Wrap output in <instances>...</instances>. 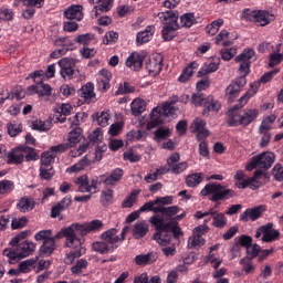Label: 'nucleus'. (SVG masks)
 Wrapping results in <instances>:
<instances>
[{"label":"nucleus","instance_id":"41","mask_svg":"<svg viewBox=\"0 0 283 283\" xmlns=\"http://www.w3.org/2000/svg\"><path fill=\"white\" fill-rule=\"evenodd\" d=\"M253 56H255V51H253L252 49H245L240 55H238L235 57V62L240 63H249V61H251V59H253Z\"/></svg>","mask_w":283,"mask_h":283},{"label":"nucleus","instance_id":"10","mask_svg":"<svg viewBox=\"0 0 283 283\" xmlns=\"http://www.w3.org/2000/svg\"><path fill=\"white\" fill-rule=\"evenodd\" d=\"M59 66L62 78L72 81V78H76L80 74L78 70H74V67H76V60L72 57H64L60 60Z\"/></svg>","mask_w":283,"mask_h":283},{"label":"nucleus","instance_id":"4","mask_svg":"<svg viewBox=\"0 0 283 283\" xmlns=\"http://www.w3.org/2000/svg\"><path fill=\"white\" fill-rule=\"evenodd\" d=\"M201 196H211L210 200L212 202H218L219 200H227L235 196V191L224 188V186L218 182H211L205 186L201 190Z\"/></svg>","mask_w":283,"mask_h":283},{"label":"nucleus","instance_id":"6","mask_svg":"<svg viewBox=\"0 0 283 283\" xmlns=\"http://www.w3.org/2000/svg\"><path fill=\"white\" fill-rule=\"evenodd\" d=\"M36 249V245L32 241H23L18 244L15 248H7L3 250V255L9 259V262L12 260H21L32 255Z\"/></svg>","mask_w":283,"mask_h":283},{"label":"nucleus","instance_id":"42","mask_svg":"<svg viewBox=\"0 0 283 283\" xmlns=\"http://www.w3.org/2000/svg\"><path fill=\"white\" fill-rule=\"evenodd\" d=\"M34 268H36V260L34 259L22 261L19 264V269L21 273H30V271H32V269Z\"/></svg>","mask_w":283,"mask_h":283},{"label":"nucleus","instance_id":"36","mask_svg":"<svg viewBox=\"0 0 283 283\" xmlns=\"http://www.w3.org/2000/svg\"><path fill=\"white\" fill-rule=\"evenodd\" d=\"M23 147H21L19 150H13L8 154L9 163H13L14 165H20V163H23Z\"/></svg>","mask_w":283,"mask_h":283},{"label":"nucleus","instance_id":"14","mask_svg":"<svg viewBox=\"0 0 283 283\" xmlns=\"http://www.w3.org/2000/svg\"><path fill=\"white\" fill-rule=\"evenodd\" d=\"M101 240H104V242H107L111 249L114 251V249H118V244L123 243V238L118 235V231L116 228H112L101 234Z\"/></svg>","mask_w":283,"mask_h":283},{"label":"nucleus","instance_id":"9","mask_svg":"<svg viewBox=\"0 0 283 283\" xmlns=\"http://www.w3.org/2000/svg\"><path fill=\"white\" fill-rule=\"evenodd\" d=\"M243 17L247 19V21H252V23H256L258 25H261V28L269 25L271 21L275 20V15L262 10L252 11L251 9H247L243 12Z\"/></svg>","mask_w":283,"mask_h":283},{"label":"nucleus","instance_id":"54","mask_svg":"<svg viewBox=\"0 0 283 283\" xmlns=\"http://www.w3.org/2000/svg\"><path fill=\"white\" fill-rule=\"evenodd\" d=\"M33 260H35V268L34 271L35 273H41V271H45V269H48L50 266V261H45V260H40L39 258H33Z\"/></svg>","mask_w":283,"mask_h":283},{"label":"nucleus","instance_id":"1","mask_svg":"<svg viewBox=\"0 0 283 283\" xmlns=\"http://www.w3.org/2000/svg\"><path fill=\"white\" fill-rule=\"evenodd\" d=\"M178 96L171 97L170 101L166 102L163 107L157 106L150 113V120L146 125V129L151 130L165 123L167 116H176L178 114Z\"/></svg>","mask_w":283,"mask_h":283},{"label":"nucleus","instance_id":"32","mask_svg":"<svg viewBox=\"0 0 283 283\" xmlns=\"http://www.w3.org/2000/svg\"><path fill=\"white\" fill-rule=\"evenodd\" d=\"M92 249L93 251H95L96 253H101L102 255H105V253H112V251H114L113 249H111L105 240L95 241L92 244Z\"/></svg>","mask_w":283,"mask_h":283},{"label":"nucleus","instance_id":"39","mask_svg":"<svg viewBox=\"0 0 283 283\" xmlns=\"http://www.w3.org/2000/svg\"><path fill=\"white\" fill-rule=\"evenodd\" d=\"M56 158V154L52 151H45L41 157V166L42 167H52L54 165V160Z\"/></svg>","mask_w":283,"mask_h":283},{"label":"nucleus","instance_id":"20","mask_svg":"<svg viewBox=\"0 0 283 283\" xmlns=\"http://www.w3.org/2000/svg\"><path fill=\"white\" fill-rule=\"evenodd\" d=\"M143 61H145V56L135 52L127 57L126 66L134 72H138L143 67Z\"/></svg>","mask_w":283,"mask_h":283},{"label":"nucleus","instance_id":"45","mask_svg":"<svg viewBox=\"0 0 283 283\" xmlns=\"http://www.w3.org/2000/svg\"><path fill=\"white\" fill-rule=\"evenodd\" d=\"M54 176V168L52 166H41L40 167V177L43 180H52Z\"/></svg>","mask_w":283,"mask_h":283},{"label":"nucleus","instance_id":"30","mask_svg":"<svg viewBox=\"0 0 283 283\" xmlns=\"http://www.w3.org/2000/svg\"><path fill=\"white\" fill-rule=\"evenodd\" d=\"M130 109L134 116H140V114L147 109V103L145 99L137 98L132 102Z\"/></svg>","mask_w":283,"mask_h":283},{"label":"nucleus","instance_id":"12","mask_svg":"<svg viewBox=\"0 0 283 283\" xmlns=\"http://www.w3.org/2000/svg\"><path fill=\"white\" fill-rule=\"evenodd\" d=\"M263 235V237H262ZM254 238H262V242H275L280 238V231L273 229V223L269 222L256 229Z\"/></svg>","mask_w":283,"mask_h":283},{"label":"nucleus","instance_id":"37","mask_svg":"<svg viewBox=\"0 0 283 283\" xmlns=\"http://www.w3.org/2000/svg\"><path fill=\"white\" fill-rule=\"evenodd\" d=\"M7 129H8L9 136L14 138V136H19V134H21L23 132V126L21 125V123L10 122L7 125Z\"/></svg>","mask_w":283,"mask_h":283},{"label":"nucleus","instance_id":"16","mask_svg":"<svg viewBox=\"0 0 283 283\" xmlns=\"http://www.w3.org/2000/svg\"><path fill=\"white\" fill-rule=\"evenodd\" d=\"M190 129L192 130V133L197 134L198 140H203V138H207L209 136V130L207 129V122L199 117H197L192 122Z\"/></svg>","mask_w":283,"mask_h":283},{"label":"nucleus","instance_id":"61","mask_svg":"<svg viewBox=\"0 0 283 283\" xmlns=\"http://www.w3.org/2000/svg\"><path fill=\"white\" fill-rule=\"evenodd\" d=\"M28 224V218L22 217L19 219H12L11 221V228L12 229H23V227H25Z\"/></svg>","mask_w":283,"mask_h":283},{"label":"nucleus","instance_id":"44","mask_svg":"<svg viewBox=\"0 0 283 283\" xmlns=\"http://www.w3.org/2000/svg\"><path fill=\"white\" fill-rule=\"evenodd\" d=\"M176 30H178V27L165 25L161 31L164 41H171L176 36Z\"/></svg>","mask_w":283,"mask_h":283},{"label":"nucleus","instance_id":"28","mask_svg":"<svg viewBox=\"0 0 283 283\" xmlns=\"http://www.w3.org/2000/svg\"><path fill=\"white\" fill-rule=\"evenodd\" d=\"M19 211L22 213H28V211H32L34 209V199L33 198H28V197H22L18 205H17Z\"/></svg>","mask_w":283,"mask_h":283},{"label":"nucleus","instance_id":"49","mask_svg":"<svg viewBox=\"0 0 283 283\" xmlns=\"http://www.w3.org/2000/svg\"><path fill=\"white\" fill-rule=\"evenodd\" d=\"M220 54L223 61H231L235 56V54H238V49L235 48L222 49L220 51Z\"/></svg>","mask_w":283,"mask_h":283},{"label":"nucleus","instance_id":"17","mask_svg":"<svg viewBox=\"0 0 283 283\" xmlns=\"http://www.w3.org/2000/svg\"><path fill=\"white\" fill-rule=\"evenodd\" d=\"M178 17H179L178 11L170 10V11L158 13L159 21H161L164 25H168L170 28H180V25L178 24Z\"/></svg>","mask_w":283,"mask_h":283},{"label":"nucleus","instance_id":"62","mask_svg":"<svg viewBox=\"0 0 283 283\" xmlns=\"http://www.w3.org/2000/svg\"><path fill=\"white\" fill-rule=\"evenodd\" d=\"M180 211V208L178 206H170V207H164L163 214L167 218H172V216H176Z\"/></svg>","mask_w":283,"mask_h":283},{"label":"nucleus","instance_id":"2","mask_svg":"<svg viewBox=\"0 0 283 283\" xmlns=\"http://www.w3.org/2000/svg\"><path fill=\"white\" fill-rule=\"evenodd\" d=\"M150 224L156 227V233L154 234V240L158 242L161 247H167L171 242V232L176 223L167 222L160 216L156 214L149 219Z\"/></svg>","mask_w":283,"mask_h":283},{"label":"nucleus","instance_id":"50","mask_svg":"<svg viewBox=\"0 0 283 283\" xmlns=\"http://www.w3.org/2000/svg\"><path fill=\"white\" fill-rule=\"evenodd\" d=\"M191 103L196 107H199L201 105H207V98L205 95H202V93H193L191 96Z\"/></svg>","mask_w":283,"mask_h":283},{"label":"nucleus","instance_id":"57","mask_svg":"<svg viewBox=\"0 0 283 283\" xmlns=\"http://www.w3.org/2000/svg\"><path fill=\"white\" fill-rule=\"evenodd\" d=\"M51 238H52V230H42L34 235V240H36V242H41V240L45 242V240H50Z\"/></svg>","mask_w":283,"mask_h":283},{"label":"nucleus","instance_id":"25","mask_svg":"<svg viewBox=\"0 0 283 283\" xmlns=\"http://www.w3.org/2000/svg\"><path fill=\"white\" fill-rule=\"evenodd\" d=\"M114 6V0H102L99 6H95L92 10L93 15L96 18L101 17L103 12H109Z\"/></svg>","mask_w":283,"mask_h":283},{"label":"nucleus","instance_id":"53","mask_svg":"<svg viewBox=\"0 0 283 283\" xmlns=\"http://www.w3.org/2000/svg\"><path fill=\"white\" fill-rule=\"evenodd\" d=\"M114 200V190L107 189L102 191L101 201L103 205H111V202Z\"/></svg>","mask_w":283,"mask_h":283},{"label":"nucleus","instance_id":"5","mask_svg":"<svg viewBox=\"0 0 283 283\" xmlns=\"http://www.w3.org/2000/svg\"><path fill=\"white\" fill-rule=\"evenodd\" d=\"M263 176L266 178V174L262 172V170H256L253 177H248L243 170H238L233 177L234 187H237V189H247V187L258 189L260 187L258 180H262Z\"/></svg>","mask_w":283,"mask_h":283},{"label":"nucleus","instance_id":"19","mask_svg":"<svg viewBox=\"0 0 283 283\" xmlns=\"http://www.w3.org/2000/svg\"><path fill=\"white\" fill-rule=\"evenodd\" d=\"M64 17L70 21H83V6L73 4L64 11Z\"/></svg>","mask_w":283,"mask_h":283},{"label":"nucleus","instance_id":"35","mask_svg":"<svg viewBox=\"0 0 283 283\" xmlns=\"http://www.w3.org/2000/svg\"><path fill=\"white\" fill-rule=\"evenodd\" d=\"M213 219V227H217V229H224L227 227V217L222 212H216L211 216Z\"/></svg>","mask_w":283,"mask_h":283},{"label":"nucleus","instance_id":"34","mask_svg":"<svg viewBox=\"0 0 283 283\" xmlns=\"http://www.w3.org/2000/svg\"><path fill=\"white\" fill-rule=\"evenodd\" d=\"M205 178V174L202 172H195L186 178V184L188 187H198L202 179Z\"/></svg>","mask_w":283,"mask_h":283},{"label":"nucleus","instance_id":"26","mask_svg":"<svg viewBox=\"0 0 283 283\" xmlns=\"http://www.w3.org/2000/svg\"><path fill=\"white\" fill-rule=\"evenodd\" d=\"M82 138H83V129L81 127H75L67 135L69 145L71 147H75L76 145H78V143H81Z\"/></svg>","mask_w":283,"mask_h":283},{"label":"nucleus","instance_id":"43","mask_svg":"<svg viewBox=\"0 0 283 283\" xmlns=\"http://www.w3.org/2000/svg\"><path fill=\"white\" fill-rule=\"evenodd\" d=\"M182 28H191L196 23V15L193 13H186L180 17Z\"/></svg>","mask_w":283,"mask_h":283},{"label":"nucleus","instance_id":"55","mask_svg":"<svg viewBox=\"0 0 283 283\" xmlns=\"http://www.w3.org/2000/svg\"><path fill=\"white\" fill-rule=\"evenodd\" d=\"M38 94L40 96H52V86L49 84H38Z\"/></svg>","mask_w":283,"mask_h":283},{"label":"nucleus","instance_id":"7","mask_svg":"<svg viewBox=\"0 0 283 283\" xmlns=\"http://www.w3.org/2000/svg\"><path fill=\"white\" fill-rule=\"evenodd\" d=\"M273 163H275V154L271 151L261 153L251 158L250 164L247 165V171H253L254 169H259V171H266V169H271L273 167Z\"/></svg>","mask_w":283,"mask_h":283},{"label":"nucleus","instance_id":"58","mask_svg":"<svg viewBox=\"0 0 283 283\" xmlns=\"http://www.w3.org/2000/svg\"><path fill=\"white\" fill-rule=\"evenodd\" d=\"M220 107H222L220 102H218L216 99H211L210 102L207 101L205 112H219Z\"/></svg>","mask_w":283,"mask_h":283},{"label":"nucleus","instance_id":"33","mask_svg":"<svg viewBox=\"0 0 283 283\" xmlns=\"http://www.w3.org/2000/svg\"><path fill=\"white\" fill-rule=\"evenodd\" d=\"M70 205H72V200L64 198L61 202H59L56 206L52 208V212H51L52 218L59 217L61 211H65V209H67Z\"/></svg>","mask_w":283,"mask_h":283},{"label":"nucleus","instance_id":"52","mask_svg":"<svg viewBox=\"0 0 283 283\" xmlns=\"http://www.w3.org/2000/svg\"><path fill=\"white\" fill-rule=\"evenodd\" d=\"M14 190V182L10 180L0 181V193H10Z\"/></svg>","mask_w":283,"mask_h":283},{"label":"nucleus","instance_id":"38","mask_svg":"<svg viewBox=\"0 0 283 283\" xmlns=\"http://www.w3.org/2000/svg\"><path fill=\"white\" fill-rule=\"evenodd\" d=\"M205 244V238L193 234L188 239V249H200Z\"/></svg>","mask_w":283,"mask_h":283},{"label":"nucleus","instance_id":"21","mask_svg":"<svg viewBox=\"0 0 283 283\" xmlns=\"http://www.w3.org/2000/svg\"><path fill=\"white\" fill-rule=\"evenodd\" d=\"M148 232H149V224L147 223V221L142 220V221H137L134 224L133 235L135 240H140V238H145V235H147Z\"/></svg>","mask_w":283,"mask_h":283},{"label":"nucleus","instance_id":"31","mask_svg":"<svg viewBox=\"0 0 283 283\" xmlns=\"http://www.w3.org/2000/svg\"><path fill=\"white\" fill-rule=\"evenodd\" d=\"M41 253L44 255H52L54 251H56V241L52 239V237L45 241H43V244L40 248Z\"/></svg>","mask_w":283,"mask_h":283},{"label":"nucleus","instance_id":"56","mask_svg":"<svg viewBox=\"0 0 283 283\" xmlns=\"http://www.w3.org/2000/svg\"><path fill=\"white\" fill-rule=\"evenodd\" d=\"M271 275H273V269H271V265H265L259 275V280H261V283H266L269 282L268 280L271 277Z\"/></svg>","mask_w":283,"mask_h":283},{"label":"nucleus","instance_id":"64","mask_svg":"<svg viewBox=\"0 0 283 283\" xmlns=\"http://www.w3.org/2000/svg\"><path fill=\"white\" fill-rule=\"evenodd\" d=\"M240 264L243 268L245 273H251L253 270V263L251 262V258H243L240 260Z\"/></svg>","mask_w":283,"mask_h":283},{"label":"nucleus","instance_id":"48","mask_svg":"<svg viewBox=\"0 0 283 283\" xmlns=\"http://www.w3.org/2000/svg\"><path fill=\"white\" fill-rule=\"evenodd\" d=\"M87 182H88L87 176H85V175L77 177L75 179V185H77L78 191L81 193H87Z\"/></svg>","mask_w":283,"mask_h":283},{"label":"nucleus","instance_id":"40","mask_svg":"<svg viewBox=\"0 0 283 283\" xmlns=\"http://www.w3.org/2000/svg\"><path fill=\"white\" fill-rule=\"evenodd\" d=\"M88 262H87V260H85V259H80L76 263H75V265H73L72 268H71V273H73L74 275H81V273L83 272V271H85V269H87V266H88Z\"/></svg>","mask_w":283,"mask_h":283},{"label":"nucleus","instance_id":"27","mask_svg":"<svg viewBox=\"0 0 283 283\" xmlns=\"http://www.w3.org/2000/svg\"><path fill=\"white\" fill-rule=\"evenodd\" d=\"M72 109H74V107H72V105L70 104H61L60 107H57L56 109V118L60 123H65L67 116H70V114H72Z\"/></svg>","mask_w":283,"mask_h":283},{"label":"nucleus","instance_id":"51","mask_svg":"<svg viewBox=\"0 0 283 283\" xmlns=\"http://www.w3.org/2000/svg\"><path fill=\"white\" fill-rule=\"evenodd\" d=\"M23 155L27 163H30V160H38L39 158V154H36V151L30 147H23Z\"/></svg>","mask_w":283,"mask_h":283},{"label":"nucleus","instance_id":"47","mask_svg":"<svg viewBox=\"0 0 283 283\" xmlns=\"http://www.w3.org/2000/svg\"><path fill=\"white\" fill-rule=\"evenodd\" d=\"M12 19H14V11H12V9L1 7L0 21H12Z\"/></svg>","mask_w":283,"mask_h":283},{"label":"nucleus","instance_id":"63","mask_svg":"<svg viewBox=\"0 0 283 283\" xmlns=\"http://www.w3.org/2000/svg\"><path fill=\"white\" fill-rule=\"evenodd\" d=\"M272 176H274V179L279 182H282L283 180V167L282 165H275L272 169Z\"/></svg>","mask_w":283,"mask_h":283},{"label":"nucleus","instance_id":"23","mask_svg":"<svg viewBox=\"0 0 283 283\" xmlns=\"http://www.w3.org/2000/svg\"><path fill=\"white\" fill-rule=\"evenodd\" d=\"M78 96L85 101V103H92L94 98H96V94L94 93V84L87 83L82 86L78 91Z\"/></svg>","mask_w":283,"mask_h":283},{"label":"nucleus","instance_id":"59","mask_svg":"<svg viewBox=\"0 0 283 283\" xmlns=\"http://www.w3.org/2000/svg\"><path fill=\"white\" fill-rule=\"evenodd\" d=\"M238 94H240V91L233 84H230L226 88V96L228 101H233V98H235Z\"/></svg>","mask_w":283,"mask_h":283},{"label":"nucleus","instance_id":"18","mask_svg":"<svg viewBox=\"0 0 283 283\" xmlns=\"http://www.w3.org/2000/svg\"><path fill=\"white\" fill-rule=\"evenodd\" d=\"M264 211H266L264 206H258L255 208L247 209L240 218L243 222H249V220L255 221L264 213Z\"/></svg>","mask_w":283,"mask_h":283},{"label":"nucleus","instance_id":"8","mask_svg":"<svg viewBox=\"0 0 283 283\" xmlns=\"http://www.w3.org/2000/svg\"><path fill=\"white\" fill-rule=\"evenodd\" d=\"M61 238H66V247H69V249H78V247H81V239L76 231V223L62 229L55 235L51 237V239H54V242H56V240H61Z\"/></svg>","mask_w":283,"mask_h":283},{"label":"nucleus","instance_id":"60","mask_svg":"<svg viewBox=\"0 0 283 283\" xmlns=\"http://www.w3.org/2000/svg\"><path fill=\"white\" fill-rule=\"evenodd\" d=\"M97 125L101 127H107L109 125V113L102 112L97 115Z\"/></svg>","mask_w":283,"mask_h":283},{"label":"nucleus","instance_id":"15","mask_svg":"<svg viewBox=\"0 0 283 283\" xmlns=\"http://www.w3.org/2000/svg\"><path fill=\"white\" fill-rule=\"evenodd\" d=\"M146 70L150 76H158L163 70V55L156 54L146 62Z\"/></svg>","mask_w":283,"mask_h":283},{"label":"nucleus","instance_id":"11","mask_svg":"<svg viewBox=\"0 0 283 283\" xmlns=\"http://www.w3.org/2000/svg\"><path fill=\"white\" fill-rule=\"evenodd\" d=\"M275 123V115L268 116L259 127V134L261 136L260 147H269L271 143V126Z\"/></svg>","mask_w":283,"mask_h":283},{"label":"nucleus","instance_id":"24","mask_svg":"<svg viewBox=\"0 0 283 283\" xmlns=\"http://www.w3.org/2000/svg\"><path fill=\"white\" fill-rule=\"evenodd\" d=\"M158 256L154 252L147 254H139L135 256V263L137 266H147V264H154Z\"/></svg>","mask_w":283,"mask_h":283},{"label":"nucleus","instance_id":"29","mask_svg":"<svg viewBox=\"0 0 283 283\" xmlns=\"http://www.w3.org/2000/svg\"><path fill=\"white\" fill-rule=\"evenodd\" d=\"M90 158L85 156L82 160H80L77 164H74L73 166L69 167L66 169V174H78V171H83L85 167H90L91 165Z\"/></svg>","mask_w":283,"mask_h":283},{"label":"nucleus","instance_id":"3","mask_svg":"<svg viewBox=\"0 0 283 283\" xmlns=\"http://www.w3.org/2000/svg\"><path fill=\"white\" fill-rule=\"evenodd\" d=\"M258 109H249L240 115V107L234 106L228 111V125L229 127H238V125H243V127H247V125H251V123L258 118Z\"/></svg>","mask_w":283,"mask_h":283},{"label":"nucleus","instance_id":"46","mask_svg":"<svg viewBox=\"0 0 283 283\" xmlns=\"http://www.w3.org/2000/svg\"><path fill=\"white\" fill-rule=\"evenodd\" d=\"M223 24H224V20L222 19H218L217 21H213L210 25L207 27L208 34H210L211 36H214V34H218V31Z\"/></svg>","mask_w":283,"mask_h":283},{"label":"nucleus","instance_id":"13","mask_svg":"<svg viewBox=\"0 0 283 283\" xmlns=\"http://www.w3.org/2000/svg\"><path fill=\"white\" fill-rule=\"evenodd\" d=\"M104 223L103 221L95 219L90 222H85L83 224L75 223V228L77 231V235H87V233H92V231H101L103 229Z\"/></svg>","mask_w":283,"mask_h":283},{"label":"nucleus","instance_id":"22","mask_svg":"<svg viewBox=\"0 0 283 283\" xmlns=\"http://www.w3.org/2000/svg\"><path fill=\"white\" fill-rule=\"evenodd\" d=\"M123 176H125V171L122 168H115L111 171L109 176L104 179V185L114 187L118 185L119 180H123Z\"/></svg>","mask_w":283,"mask_h":283}]
</instances>
